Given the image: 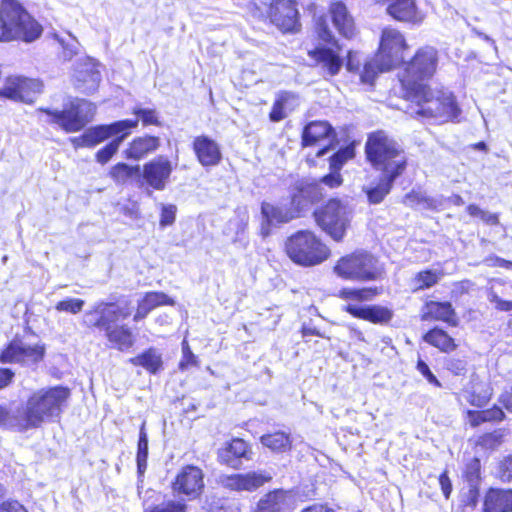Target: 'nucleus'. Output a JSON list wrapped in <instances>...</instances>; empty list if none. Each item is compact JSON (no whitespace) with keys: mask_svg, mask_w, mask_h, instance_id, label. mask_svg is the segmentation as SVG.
I'll use <instances>...</instances> for the list:
<instances>
[{"mask_svg":"<svg viewBox=\"0 0 512 512\" xmlns=\"http://www.w3.org/2000/svg\"><path fill=\"white\" fill-rule=\"evenodd\" d=\"M335 273L346 280L370 281L378 278L376 258L368 252H355L338 260Z\"/></svg>","mask_w":512,"mask_h":512,"instance_id":"11","label":"nucleus"},{"mask_svg":"<svg viewBox=\"0 0 512 512\" xmlns=\"http://www.w3.org/2000/svg\"><path fill=\"white\" fill-rule=\"evenodd\" d=\"M354 155L353 149L347 147L339 150L330 158V169L340 170L343 164Z\"/></svg>","mask_w":512,"mask_h":512,"instance_id":"50","label":"nucleus"},{"mask_svg":"<svg viewBox=\"0 0 512 512\" xmlns=\"http://www.w3.org/2000/svg\"><path fill=\"white\" fill-rule=\"evenodd\" d=\"M69 396V389L62 386L41 389L33 393L23 414L27 429L39 427L43 422L58 417Z\"/></svg>","mask_w":512,"mask_h":512,"instance_id":"6","label":"nucleus"},{"mask_svg":"<svg viewBox=\"0 0 512 512\" xmlns=\"http://www.w3.org/2000/svg\"><path fill=\"white\" fill-rule=\"evenodd\" d=\"M247 453V443L242 439L236 438L233 439L224 449H222L218 456L222 462L235 467V461L246 457Z\"/></svg>","mask_w":512,"mask_h":512,"instance_id":"33","label":"nucleus"},{"mask_svg":"<svg viewBox=\"0 0 512 512\" xmlns=\"http://www.w3.org/2000/svg\"><path fill=\"white\" fill-rule=\"evenodd\" d=\"M322 198L321 188L317 183H311L302 186L297 193L292 196V204L298 210L304 209L309 204L319 201Z\"/></svg>","mask_w":512,"mask_h":512,"instance_id":"32","label":"nucleus"},{"mask_svg":"<svg viewBox=\"0 0 512 512\" xmlns=\"http://www.w3.org/2000/svg\"><path fill=\"white\" fill-rule=\"evenodd\" d=\"M387 3V13L398 21L420 23L422 13L418 10L415 0H383Z\"/></svg>","mask_w":512,"mask_h":512,"instance_id":"24","label":"nucleus"},{"mask_svg":"<svg viewBox=\"0 0 512 512\" xmlns=\"http://www.w3.org/2000/svg\"><path fill=\"white\" fill-rule=\"evenodd\" d=\"M260 441L263 446L273 452H286L292 445L290 435L282 431L265 434L261 436Z\"/></svg>","mask_w":512,"mask_h":512,"instance_id":"35","label":"nucleus"},{"mask_svg":"<svg viewBox=\"0 0 512 512\" xmlns=\"http://www.w3.org/2000/svg\"><path fill=\"white\" fill-rule=\"evenodd\" d=\"M129 133L130 132H126L118 136L109 144H107L104 148L100 149L96 154V160L101 164L107 163L112 158V156L118 151L119 146Z\"/></svg>","mask_w":512,"mask_h":512,"instance_id":"44","label":"nucleus"},{"mask_svg":"<svg viewBox=\"0 0 512 512\" xmlns=\"http://www.w3.org/2000/svg\"><path fill=\"white\" fill-rule=\"evenodd\" d=\"M143 178L154 189H160V160L154 159L144 165Z\"/></svg>","mask_w":512,"mask_h":512,"instance_id":"41","label":"nucleus"},{"mask_svg":"<svg viewBox=\"0 0 512 512\" xmlns=\"http://www.w3.org/2000/svg\"><path fill=\"white\" fill-rule=\"evenodd\" d=\"M366 155L369 162L383 175L399 177L406 168V157L400 146L384 132L369 136L366 142Z\"/></svg>","mask_w":512,"mask_h":512,"instance_id":"5","label":"nucleus"},{"mask_svg":"<svg viewBox=\"0 0 512 512\" xmlns=\"http://www.w3.org/2000/svg\"><path fill=\"white\" fill-rule=\"evenodd\" d=\"M285 250L293 262L302 266L318 265L330 254L328 247L307 230L291 235L285 242Z\"/></svg>","mask_w":512,"mask_h":512,"instance_id":"7","label":"nucleus"},{"mask_svg":"<svg viewBox=\"0 0 512 512\" xmlns=\"http://www.w3.org/2000/svg\"><path fill=\"white\" fill-rule=\"evenodd\" d=\"M158 146L159 141L156 137H138L130 143L123 153L127 159L140 160L155 151Z\"/></svg>","mask_w":512,"mask_h":512,"instance_id":"30","label":"nucleus"},{"mask_svg":"<svg viewBox=\"0 0 512 512\" xmlns=\"http://www.w3.org/2000/svg\"><path fill=\"white\" fill-rule=\"evenodd\" d=\"M467 363L463 359L449 358L446 360L445 367L454 375H463L466 372Z\"/></svg>","mask_w":512,"mask_h":512,"instance_id":"52","label":"nucleus"},{"mask_svg":"<svg viewBox=\"0 0 512 512\" xmlns=\"http://www.w3.org/2000/svg\"><path fill=\"white\" fill-rule=\"evenodd\" d=\"M340 48L317 47L309 51V56L316 62L324 77L337 75L342 66L343 59L340 57Z\"/></svg>","mask_w":512,"mask_h":512,"instance_id":"21","label":"nucleus"},{"mask_svg":"<svg viewBox=\"0 0 512 512\" xmlns=\"http://www.w3.org/2000/svg\"><path fill=\"white\" fill-rule=\"evenodd\" d=\"M343 182L342 176L339 173V170H331V172L322 177L321 183L325 184L330 188L339 187Z\"/></svg>","mask_w":512,"mask_h":512,"instance_id":"58","label":"nucleus"},{"mask_svg":"<svg viewBox=\"0 0 512 512\" xmlns=\"http://www.w3.org/2000/svg\"><path fill=\"white\" fill-rule=\"evenodd\" d=\"M316 29L318 36L324 42H332L334 40V35L332 31L328 27L326 17H319L316 23Z\"/></svg>","mask_w":512,"mask_h":512,"instance_id":"51","label":"nucleus"},{"mask_svg":"<svg viewBox=\"0 0 512 512\" xmlns=\"http://www.w3.org/2000/svg\"><path fill=\"white\" fill-rule=\"evenodd\" d=\"M272 479L266 471H254L245 474H231L219 476L218 482L225 489L231 491H254Z\"/></svg>","mask_w":512,"mask_h":512,"instance_id":"16","label":"nucleus"},{"mask_svg":"<svg viewBox=\"0 0 512 512\" xmlns=\"http://www.w3.org/2000/svg\"><path fill=\"white\" fill-rule=\"evenodd\" d=\"M438 64L437 50L431 46L420 48L407 64L400 82L404 90L425 85L423 81L432 77Z\"/></svg>","mask_w":512,"mask_h":512,"instance_id":"10","label":"nucleus"},{"mask_svg":"<svg viewBox=\"0 0 512 512\" xmlns=\"http://www.w3.org/2000/svg\"><path fill=\"white\" fill-rule=\"evenodd\" d=\"M290 497L282 490L268 493L258 503V512H289Z\"/></svg>","mask_w":512,"mask_h":512,"instance_id":"29","label":"nucleus"},{"mask_svg":"<svg viewBox=\"0 0 512 512\" xmlns=\"http://www.w3.org/2000/svg\"><path fill=\"white\" fill-rule=\"evenodd\" d=\"M138 125V120L126 119L109 125H99L87 129L76 141H82V145L93 147L111 136L130 132Z\"/></svg>","mask_w":512,"mask_h":512,"instance_id":"15","label":"nucleus"},{"mask_svg":"<svg viewBox=\"0 0 512 512\" xmlns=\"http://www.w3.org/2000/svg\"><path fill=\"white\" fill-rule=\"evenodd\" d=\"M134 113L137 115L135 120L139 121L140 118L144 125L157 124V115L154 110L138 109Z\"/></svg>","mask_w":512,"mask_h":512,"instance_id":"57","label":"nucleus"},{"mask_svg":"<svg viewBox=\"0 0 512 512\" xmlns=\"http://www.w3.org/2000/svg\"><path fill=\"white\" fill-rule=\"evenodd\" d=\"M84 300L78 298H67L58 302L55 309L60 312H68L71 314H77L82 311L84 307Z\"/></svg>","mask_w":512,"mask_h":512,"instance_id":"48","label":"nucleus"},{"mask_svg":"<svg viewBox=\"0 0 512 512\" xmlns=\"http://www.w3.org/2000/svg\"><path fill=\"white\" fill-rule=\"evenodd\" d=\"M396 178L397 177H392V175L382 174L377 186L365 190L369 202L372 204L382 202L385 196L390 192Z\"/></svg>","mask_w":512,"mask_h":512,"instance_id":"37","label":"nucleus"},{"mask_svg":"<svg viewBox=\"0 0 512 512\" xmlns=\"http://www.w3.org/2000/svg\"><path fill=\"white\" fill-rule=\"evenodd\" d=\"M160 304V295L156 292L147 293L142 301L138 304L137 311L134 315V320L138 321L144 318L151 309Z\"/></svg>","mask_w":512,"mask_h":512,"instance_id":"42","label":"nucleus"},{"mask_svg":"<svg viewBox=\"0 0 512 512\" xmlns=\"http://www.w3.org/2000/svg\"><path fill=\"white\" fill-rule=\"evenodd\" d=\"M42 26L15 0H3L0 6V41L33 42L42 34Z\"/></svg>","mask_w":512,"mask_h":512,"instance_id":"4","label":"nucleus"},{"mask_svg":"<svg viewBox=\"0 0 512 512\" xmlns=\"http://www.w3.org/2000/svg\"><path fill=\"white\" fill-rule=\"evenodd\" d=\"M294 217L293 212L287 208L263 202L261 204V235L263 237L269 236L274 227L287 223Z\"/></svg>","mask_w":512,"mask_h":512,"instance_id":"20","label":"nucleus"},{"mask_svg":"<svg viewBox=\"0 0 512 512\" xmlns=\"http://www.w3.org/2000/svg\"><path fill=\"white\" fill-rule=\"evenodd\" d=\"M503 417L504 412L496 406L482 411H468V420L473 427L484 422L500 421Z\"/></svg>","mask_w":512,"mask_h":512,"instance_id":"38","label":"nucleus"},{"mask_svg":"<svg viewBox=\"0 0 512 512\" xmlns=\"http://www.w3.org/2000/svg\"><path fill=\"white\" fill-rule=\"evenodd\" d=\"M198 366L197 356L191 351L187 340L182 342V359L179 363L181 370H186L190 367Z\"/></svg>","mask_w":512,"mask_h":512,"instance_id":"49","label":"nucleus"},{"mask_svg":"<svg viewBox=\"0 0 512 512\" xmlns=\"http://www.w3.org/2000/svg\"><path fill=\"white\" fill-rule=\"evenodd\" d=\"M139 166H129L125 163H118L112 167L110 176L118 183L125 182L133 175L139 174Z\"/></svg>","mask_w":512,"mask_h":512,"instance_id":"45","label":"nucleus"},{"mask_svg":"<svg viewBox=\"0 0 512 512\" xmlns=\"http://www.w3.org/2000/svg\"><path fill=\"white\" fill-rule=\"evenodd\" d=\"M317 224L335 241L343 239L351 219V210L338 199H331L314 213Z\"/></svg>","mask_w":512,"mask_h":512,"instance_id":"12","label":"nucleus"},{"mask_svg":"<svg viewBox=\"0 0 512 512\" xmlns=\"http://www.w3.org/2000/svg\"><path fill=\"white\" fill-rule=\"evenodd\" d=\"M485 262L488 266H491V267H504V268H512V262L511 261H508V260H505L503 258H500V257H489L487 259H485Z\"/></svg>","mask_w":512,"mask_h":512,"instance_id":"62","label":"nucleus"},{"mask_svg":"<svg viewBox=\"0 0 512 512\" xmlns=\"http://www.w3.org/2000/svg\"><path fill=\"white\" fill-rule=\"evenodd\" d=\"M45 347L42 344L26 345L21 341L11 342L0 355L2 363L35 364L44 357Z\"/></svg>","mask_w":512,"mask_h":512,"instance_id":"17","label":"nucleus"},{"mask_svg":"<svg viewBox=\"0 0 512 512\" xmlns=\"http://www.w3.org/2000/svg\"><path fill=\"white\" fill-rule=\"evenodd\" d=\"M0 427L26 430L27 423L25 422L24 415L11 413L3 406H0Z\"/></svg>","mask_w":512,"mask_h":512,"instance_id":"40","label":"nucleus"},{"mask_svg":"<svg viewBox=\"0 0 512 512\" xmlns=\"http://www.w3.org/2000/svg\"><path fill=\"white\" fill-rule=\"evenodd\" d=\"M424 341L442 352H450L456 348L454 339L442 329L434 328L424 335Z\"/></svg>","mask_w":512,"mask_h":512,"instance_id":"36","label":"nucleus"},{"mask_svg":"<svg viewBox=\"0 0 512 512\" xmlns=\"http://www.w3.org/2000/svg\"><path fill=\"white\" fill-rule=\"evenodd\" d=\"M186 504L183 500L172 499L162 504V512H186Z\"/></svg>","mask_w":512,"mask_h":512,"instance_id":"56","label":"nucleus"},{"mask_svg":"<svg viewBox=\"0 0 512 512\" xmlns=\"http://www.w3.org/2000/svg\"><path fill=\"white\" fill-rule=\"evenodd\" d=\"M300 104L299 96L293 92L281 91L277 94L276 100L270 112V120L279 122L296 109Z\"/></svg>","mask_w":512,"mask_h":512,"instance_id":"27","label":"nucleus"},{"mask_svg":"<svg viewBox=\"0 0 512 512\" xmlns=\"http://www.w3.org/2000/svg\"><path fill=\"white\" fill-rule=\"evenodd\" d=\"M362 61H361V55L358 52L355 51H349L347 55V63L346 68L350 72H360V75L362 74V70H360Z\"/></svg>","mask_w":512,"mask_h":512,"instance_id":"54","label":"nucleus"},{"mask_svg":"<svg viewBox=\"0 0 512 512\" xmlns=\"http://www.w3.org/2000/svg\"><path fill=\"white\" fill-rule=\"evenodd\" d=\"M427 314L435 319L447 322L452 326L458 324L456 313L449 302H430L427 304Z\"/></svg>","mask_w":512,"mask_h":512,"instance_id":"34","label":"nucleus"},{"mask_svg":"<svg viewBox=\"0 0 512 512\" xmlns=\"http://www.w3.org/2000/svg\"><path fill=\"white\" fill-rule=\"evenodd\" d=\"M51 117V122L58 124L68 133L80 131L95 114L96 107L85 99H74L65 104L63 110L40 109Z\"/></svg>","mask_w":512,"mask_h":512,"instance_id":"9","label":"nucleus"},{"mask_svg":"<svg viewBox=\"0 0 512 512\" xmlns=\"http://www.w3.org/2000/svg\"><path fill=\"white\" fill-rule=\"evenodd\" d=\"M14 377V373L7 368H0V389L8 386Z\"/></svg>","mask_w":512,"mask_h":512,"instance_id":"64","label":"nucleus"},{"mask_svg":"<svg viewBox=\"0 0 512 512\" xmlns=\"http://www.w3.org/2000/svg\"><path fill=\"white\" fill-rule=\"evenodd\" d=\"M204 474L199 467L187 465L178 473L173 488L179 493L196 498L204 488Z\"/></svg>","mask_w":512,"mask_h":512,"instance_id":"19","label":"nucleus"},{"mask_svg":"<svg viewBox=\"0 0 512 512\" xmlns=\"http://www.w3.org/2000/svg\"><path fill=\"white\" fill-rule=\"evenodd\" d=\"M0 512H27L18 501H4L0 504Z\"/></svg>","mask_w":512,"mask_h":512,"instance_id":"61","label":"nucleus"},{"mask_svg":"<svg viewBox=\"0 0 512 512\" xmlns=\"http://www.w3.org/2000/svg\"><path fill=\"white\" fill-rule=\"evenodd\" d=\"M407 48L405 37L399 30L385 27L381 33L377 54L364 63L361 81L371 84L378 73L388 71L401 64L404 60V51Z\"/></svg>","mask_w":512,"mask_h":512,"instance_id":"3","label":"nucleus"},{"mask_svg":"<svg viewBox=\"0 0 512 512\" xmlns=\"http://www.w3.org/2000/svg\"><path fill=\"white\" fill-rule=\"evenodd\" d=\"M100 64L93 58L84 56L74 66V85L85 94L94 93L101 82Z\"/></svg>","mask_w":512,"mask_h":512,"instance_id":"13","label":"nucleus"},{"mask_svg":"<svg viewBox=\"0 0 512 512\" xmlns=\"http://www.w3.org/2000/svg\"><path fill=\"white\" fill-rule=\"evenodd\" d=\"M42 84L36 79H29L20 76L8 78L2 89V94L14 101L25 103L33 102L35 96L41 92Z\"/></svg>","mask_w":512,"mask_h":512,"instance_id":"18","label":"nucleus"},{"mask_svg":"<svg viewBox=\"0 0 512 512\" xmlns=\"http://www.w3.org/2000/svg\"><path fill=\"white\" fill-rule=\"evenodd\" d=\"M499 476L503 481L512 480V456L505 459L499 469Z\"/></svg>","mask_w":512,"mask_h":512,"instance_id":"60","label":"nucleus"},{"mask_svg":"<svg viewBox=\"0 0 512 512\" xmlns=\"http://www.w3.org/2000/svg\"><path fill=\"white\" fill-rule=\"evenodd\" d=\"M55 39L59 42V44L63 48L62 57L64 60H71L73 56H75L78 53V46L79 44L75 40L74 43L69 44L65 43V41L60 38L58 35H55Z\"/></svg>","mask_w":512,"mask_h":512,"instance_id":"53","label":"nucleus"},{"mask_svg":"<svg viewBox=\"0 0 512 512\" xmlns=\"http://www.w3.org/2000/svg\"><path fill=\"white\" fill-rule=\"evenodd\" d=\"M176 211L177 207L175 205L162 206V227L174 223Z\"/></svg>","mask_w":512,"mask_h":512,"instance_id":"59","label":"nucleus"},{"mask_svg":"<svg viewBox=\"0 0 512 512\" xmlns=\"http://www.w3.org/2000/svg\"><path fill=\"white\" fill-rule=\"evenodd\" d=\"M331 125L325 121H313L307 124L302 133L303 146H312L330 136Z\"/></svg>","mask_w":512,"mask_h":512,"instance_id":"31","label":"nucleus"},{"mask_svg":"<svg viewBox=\"0 0 512 512\" xmlns=\"http://www.w3.org/2000/svg\"><path fill=\"white\" fill-rule=\"evenodd\" d=\"M133 309L126 300L116 303L98 302L85 312L83 322L88 327L103 330L110 346L124 351L132 347L134 339L131 330L124 325H117V322L129 317Z\"/></svg>","mask_w":512,"mask_h":512,"instance_id":"1","label":"nucleus"},{"mask_svg":"<svg viewBox=\"0 0 512 512\" xmlns=\"http://www.w3.org/2000/svg\"><path fill=\"white\" fill-rule=\"evenodd\" d=\"M131 362L135 365L143 366L150 372L155 373L160 366V357L155 351L149 350L148 352L131 359Z\"/></svg>","mask_w":512,"mask_h":512,"instance_id":"46","label":"nucleus"},{"mask_svg":"<svg viewBox=\"0 0 512 512\" xmlns=\"http://www.w3.org/2000/svg\"><path fill=\"white\" fill-rule=\"evenodd\" d=\"M330 16L334 27L339 34L345 38H352L355 35V24L347 7L342 2H334L330 6Z\"/></svg>","mask_w":512,"mask_h":512,"instance_id":"26","label":"nucleus"},{"mask_svg":"<svg viewBox=\"0 0 512 512\" xmlns=\"http://www.w3.org/2000/svg\"><path fill=\"white\" fill-rule=\"evenodd\" d=\"M492 396V388L489 383L480 379L477 374H472L469 382L460 392L459 397L475 407L485 406Z\"/></svg>","mask_w":512,"mask_h":512,"instance_id":"22","label":"nucleus"},{"mask_svg":"<svg viewBox=\"0 0 512 512\" xmlns=\"http://www.w3.org/2000/svg\"><path fill=\"white\" fill-rule=\"evenodd\" d=\"M377 288H343L338 292V296L349 301L344 306V310L353 317L367 320L373 323H387L392 318V312L382 306L371 305L362 306L358 303L372 300L378 294Z\"/></svg>","mask_w":512,"mask_h":512,"instance_id":"8","label":"nucleus"},{"mask_svg":"<svg viewBox=\"0 0 512 512\" xmlns=\"http://www.w3.org/2000/svg\"><path fill=\"white\" fill-rule=\"evenodd\" d=\"M439 484L441 486V490L446 498L450 496L452 491L451 481L446 472H443L439 477Z\"/></svg>","mask_w":512,"mask_h":512,"instance_id":"63","label":"nucleus"},{"mask_svg":"<svg viewBox=\"0 0 512 512\" xmlns=\"http://www.w3.org/2000/svg\"><path fill=\"white\" fill-rule=\"evenodd\" d=\"M407 99L411 102L410 114L440 121L456 119L460 109L452 93L448 91H432L427 85L405 90Z\"/></svg>","mask_w":512,"mask_h":512,"instance_id":"2","label":"nucleus"},{"mask_svg":"<svg viewBox=\"0 0 512 512\" xmlns=\"http://www.w3.org/2000/svg\"><path fill=\"white\" fill-rule=\"evenodd\" d=\"M147 456H148V440L147 435L144 431V424L141 427L139 441H138V452H137V468L138 473L142 475L147 467Z\"/></svg>","mask_w":512,"mask_h":512,"instance_id":"43","label":"nucleus"},{"mask_svg":"<svg viewBox=\"0 0 512 512\" xmlns=\"http://www.w3.org/2000/svg\"><path fill=\"white\" fill-rule=\"evenodd\" d=\"M403 203L408 207L421 209H435L438 206L437 200L428 197L425 193L414 190L405 195Z\"/></svg>","mask_w":512,"mask_h":512,"instance_id":"39","label":"nucleus"},{"mask_svg":"<svg viewBox=\"0 0 512 512\" xmlns=\"http://www.w3.org/2000/svg\"><path fill=\"white\" fill-rule=\"evenodd\" d=\"M272 24L284 32H292L299 26L295 0H272L268 9Z\"/></svg>","mask_w":512,"mask_h":512,"instance_id":"14","label":"nucleus"},{"mask_svg":"<svg viewBox=\"0 0 512 512\" xmlns=\"http://www.w3.org/2000/svg\"><path fill=\"white\" fill-rule=\"evenodd\" d=\"M493 285L487 291L488 301L498 311H512V282L506 283L501 279L494 280Z\"/></svg>","mask_w":512,"mask_h":512,"instance_id":"25","label":"nucleus"},{"mask_svg":"<svg viewBox=\"0 0 512 512\" xmlns=\"http://www.w3.org/2000/svg\"><path fill=\"white\" fill-rule=\"evenodd\" d=\"M417 370L427 379L430 384H433L437 387H441V383L436 378V376L431 372L428 365L421 359L417 362Z\"/></svg>","mask_w":512,"mask_h":512,"instance_id":"55","label":"nucleus"},{"mask_svg":"<svg viewBox=\"0 0 512 512\" xmlns=\"http://www.w3.org/2000/svg\"><path fill=\"white\" fill-rule=\"evenodd\" d=\"M485 512H512V490H490L484 501Z\"/></svg>","mask_w":512,"mask_h":512,"instance_id":"28","label":"nucleus"},{"mask_svg":"<svg viewBox=\"0 0 512 512\" xmlns=\"http://www.w3.org/2000/svg\"><path fill=\"white\" fill-rule=\"evenodd\" d=\"M440 279L439 275L431 270L419 272L414 281L416 289H425L433 286Z\"/></svg>","mask_w":512,"mask_h":512,"instance_id":"47","label":"nucleus"},{"mask_svg":"<svg viewBox=\"0 0 512 512\" xmlns=\"http://www.w3.org/2000/svg\"><path fill=\"white\" fill-rule=\"evenodd\" d=\"M193 150L204 167H213L220 163L222 153L219 144L208 136H197L193 141Z\"/></svg>","mask_w":512,"mask_h":512,"instance_id":"23","label":"nucleus"}]
</instances>
